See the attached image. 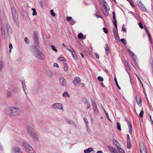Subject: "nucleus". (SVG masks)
<instances>
[{"mask_svg":"<svg viewBox=\"0 0 153 153\" xmlns=\"http://www.w3.org/2000/svg\"><path fill=\"white\" fill-rule=\"evenodd\" d=\"M11 11L14 21L16 23L18 22V15L14 7H12Z\"/></svg>","mask_w":153,"mask_h":153,"instance_id":"nucleus-6","label":"nucleus"},{"mask_svg":"<svg viewBox=\"0 0 153 153\" xmlns=\"http://www.w3.org/2000/svg\"><path fill=\"white\" fill-rule=\"evenodd\" d=\"M103 31L104 32V33H108V30L106 29L105 27H103Z\"/></svg>","mask_w":153,"mask_h":153,"instance_id":"nucleus-43","label":"nucleus"},{"mask_svg":"<svg viewBox=\"0 0 153 153\" xmlns=\"http://www.w3.org/2000/svg\"><path fill=\"white\" fill-rule=\"evenodd\" d=\"M52 106V108L55 109H57L61 110H63L64 108L63 105L60 103H55L53 104Z\"/></svg>","mask_w":153,"mask_h":153,"instance_id":"nucleus-7","label":"nucleus"},{"mask_svg":"<svg viewBox=\"0 0 153 153\" xmlns=\"http://www.w3.org/2000/svg\"><path fill=\"white\" fill-rule=\"evenodd\" d=\"M53 66L54 67H57L58 68H59V65H58L56 63H54V65H53Z\"/></svg>","mask_w":153,"mask_h":153,"instance_id":"nucleus-55","label":"nucleus"},{"mask_svg":"<svg viewBox=\"0 0 153 153\" xmlns=\"http://www.w3.org/2000/svg\"><path fill=\"white\" fill-rule=\"evenodd\" d=\"M121 41L124 44H126V40L124 39H121Z\"/></svg>","mask_w":153,"mask_h":153,"instance_id":"nucleus-46","label":"nucleus"},{"mask_svg":"<svg viewBox=\"0 0 153 153\" xmlns=\"http://www.w3.org/2000/svg\"><path fill=\"white\" fill-rule=\"evenodd\" d=\"M97 79L99 81L101 82H102L103 80V78L101 76H98V77H97Z\"/></svg>","mask_w":153,"mask_h":153,"instance_id":"nucleus-40","label":"nucleus"},{"mask_svg":"<svg viewBox=\"0 0 153 153\" xmlns=\"http://www.w3.org/2000/svg\"><path fill=\"white\" fill-rule=\"evenodd\" d=\"M112 142L116 146L117 148V146H120L119 145V143H118L117 141L116 140L114 139L112 140Z\"/></svg>","mask_w":153,"mask_h":153,"instance_id":"nucleus-19","label":"nucleus"},{"mask_svg":"<svg viewBox=\"0 0 153 153\" xmlns=\"http://www.w3.org/2000/svg\"><path fill=\"white\" fill-rule=\"evenodd\" d=\"M93 108L95 111H96L97 110V105L95 102H94L93 103Z\"/></svg>","mask_w":153,"mask_h":153,"instance_id":"nucleus-25","label":"nucleus"},{"mask_svg":"<svg viewBox=\"0 0 153 153\" xmlns=\"http://www.w3.org/2000/svg\"><path fill=\"white\" fill-rule=\"evenodd\" d=\"M122 31L124 32H126V29L124 27H122Z\"/></svg>","mask_w":153,"mask_h":153,"instance_id":"nucleus-56","label":"nucleus"},{"mask_svg":"<svg viewBox=\"0 0 153 153\" xmlns=\"http://www.w3.org/2000/svg\"><path fill=\"white\" fill-rule=\"evenodd\" d=\"M47 74L50 76H53V73L50 71L48 72Z\"/></svg>","mask_w":153,"mask_h":153,"instance_id":"nucleus-39","label":"nucleus"},{"mask_svg":"<svg viewBox=\"0 0 153 153\" xmlns=\"http://www.w3.org/2000/svg\"><path fill=\"white\" fill-rule=\"evenodd\" d=\"M9 48L10 49H12L13 48L12 45L11 44H10L9 45Z\"/></svg>","mask_w":153,"mask_h":153,"instance_id":"nucleus-60","label":"nucleus"},{"mask_svg":"<svg viewBox=\"0 0 153 153\" xmlns=\"http://www.w3.org/2000/svg\"><path fill=\"white\" fill-rule=\"evenodd\" d=\"M81 82V79L79 77H75L74 79L73 83L75 85H78Z\"/></svg>","mask_w":153,"mask_h":153,"instance_id":"nucleus-9","label":"nucleus"},{"mask_svg":"<svg viewBox=\"0 0 153 153\" xmlns=\"http://www.w3.org/2000/svg\"><path fill=\"white\" fill-rule=\"evenodd\" d=\"M138 25L140 28L143 29V25L142 23L141 22H139L138 24Z\"/></svg>","mask_w":153,"mask_h":153,"instance_id":"nucleus-42","label":"nucleus"},{"mask_svg":"<svg viewBox=\"0 0 153 153\" xmlns=\"http://www.w3.org/2000/svg\"><path fill=\"white\" fill-rule=\"evenodd\" d=\"M108 148L111 153H118L116 149L111 146H108Z\"/></svg>","mask_w":153,"mask_h":153,"instance_id":"nucleus-11","label":"nucleus"},{"mask_svg":"<svg viewBox=\"0 0 153 153\" xmlns=\"http://www.w3.org/2000/svg\"><path fill=\"white\" fill-rule=\"evenodd\" d=\"M128 53H129L130 55L132 57H133L134 56V53L131 52L129 49H128Z\"/></svg>","mask_w":153,"mask_h":153,"instance_id":"nucleus-28","label":"nucleus"},{"mask_svg":"<svg viewBox=\"0 0 153 153\" xmlns=\"http://www.w3.org/2000/svg\"><path fill=\"white\" fill-rule=\"evenodd\" d=\"M58 60L60 61H66V59L63 57H60L58 58Z\"/></svg>","mask_w":153,"mask_h":153,"instance_id":"nucleus-29","label":"nucleus"},{"mask_svg":"<svg viewBox=\"0 0 153 153\" xmlns=\"http://www.w3.org/2000/svg\"><path fill=\"white\" fill-rule=\"evenodd\" d=\"M129 126L130 130H132V126L131 123H129L128 124Z\"/></svg>","mask_w":153,"mask_h":153,"instance_id":"nucleus-52","label":"nucleus"},{"mask_svg":"<svg viewBox=\"0 0 153 153\" xmlns=\"http://www.w3.org/2000/svg\"><path fill=\"white\" fill-rule=\"evenodd\" d=\"M141 153H147L146 147L143 146L140 147Z\"/></svg>","mask_w":153,"mask_h":153,"instance_id":"nucleus-15","label":"nucleus"},{"mask_svg":"<svg viewBox=\"0 0 153 153\" xmlns=\"http://www.w3.org/2000/svg\"><path fill=\"white\" fill-rule=\"evenodd\" d=\"M93 151V149L91 148H90L87 149V153H89Z\"/></svg>","mask_w":153,"mask_h":153,"instance_id":"nucleus-33","label":"nucleus"},{"mask_svg":"<svg viewBox=\"0 0 153 153\" xmlns=\"http://www.w3.org/2000/svg\"><path fill=\"white\" fill-rule=\"evenodd\" d=\"M32 10L33 11V14H32L33 16H34L36 15L37 14V13L36 12L35 9L34 8H33L32 9Z\"/></svg>","mask_w":153,"mask_h":153,"instance_id":"nucleus-31","label":"nucleus"},{"mask_svg":"<svg viewBox=\"0 0 153 153\" xmlns=\"http://www.w3.org/2000/svg\"><path fill=\"white\" fill-rule=\"evenodd\" d=\"M68 51H69L70 52H71V54H72V52L73 53V52L75 51H74V50L73 49H71V50H69Z\"/></svg>","mask_w":153,"mask_h":153,"instance_id":"nucleus-58","label":"nucleus"},{"mask_svg":"<svg viewBox=\"0 0 153 153\" xmlns=\"http://www.w3.org/2000/svg\"><path fill=\"white\" fill-rule=\"evenodd\" d=\"M33 53V55L37 58V56H39V55H41V58L42 59H45V56L44 54L39 50L37 49H34Z\"/></svg>","mask_w":153,"mask_h":153,"instance_id":"nucleus-4","label":"nucleus"},{"mask_svg":"<svg viewBox=\"0 0 153 153\" xmlns=\"http://www.w3.org/2000/svg\"><path fill=\"white\" fill-rule=\"evenodd\" d=\"M68 70V67H64V70L65 71H67Z\"/></svg>","mask_w":153,"mask_h":153,"instance_id":"nucleus-57","label":"nucleus"},{"mask_svg":"<svg viewBox=\"0 0 153 153\" xmlns=\"http://www.w3.org/2000/svg\"><path fill=\"white\" fill-rule=\"evenodd\" d=\"M1 32L3 38H4L5 34V27H2L1 28Z\"/></svg>","mask_w":153,"mask_h":153,"instance_id":"nucleus-18","label":"nucleus"},{"mask_svg":"<svg viewBox=\"0 0 153 153\" xmlns=\"http://www.w3.org/2000/svg\"><path fill=\"white\" fill-rule=\"evenodd\" d=\"M144 28L145 29V30L149 38V40L152 44V39H151V35L149 34V33L148 31V30L147 28H146V27L145 26H144Z\"/></svg>","mask_w":153,"mask_h":153,"instance_id":"nucleus-14","label":"nucleus"},{"mask_svg":"<svg viewBox=\"0 0 153 153\" xmlns=\"http://www.w3.org/2000/svg\"><path fill=\"white\" fill-rule=\"evenodd\" d=\"M115 39L117 40H119L120 39V37H119V36H118V35H116V36H115Z\"/></svg>","mask_w":153,"mask_h":153,"instance_id":"nucleus-54","label":"nucleus"},{"mask_svg":"<svg viewBox=\"0 0 153 153\" xmlns=\"http://www.w3.org/2000/svg\"><path fill=\"white\" fill-rule=\"evenodd\" d=\"M3 63L2 60L0 59V71H1Z\"/></svg>","mask_w":153,"mask_h":153,"instance_id":"nucleus-35","label":"nucleus"},{"mask_svg":"<svg viewBox=\"0 0 153 153\" xmlns=\"http://www.w3.org/2000/svg\"><path fill=\"white\" fill-rule=\"evenodd\" d=\"M33 36L35 39H36L38 37V34L36 32H34L33 33Z\"/></svg>","mask_w":153,"mask_h":153,"instance_id":"nucleus-36","label":"nucleus"},{"mask_svg":"<svg viewBox=\"0 0 153 153\" xmlns=\"http://www.w3.org/2000/svg\"><path fill=\"white\" fill-rule=\"evenodd\" d=\"M62 96L64 97H69V95L68 94V93L66 92H65L62 94Z\"/></svg>","mask_w":153,"mask_h":153,"instance_id":"nucleus-24","label":"nucleus"},{"mask_svg":"<svg viewBox=\"0 0 153 153\" xmlns=\"http://www.w3.org/2000/svg\"><path fill=\"white\" fill-rule=\"evenodd\" d=\"M66 49L68 50L73 49V48L70 46H68L66 47Z\"/></svg>","mask_w":153,"mask_h":153,"instance_id":"nucleus-51","label":"nucleus"},{"mask_svg":"<svg viewBox=\"0 0 153 153\" xmlns=\"http://www.w3.org/2000/svg\"><path fill=\"white\" fill-rule=\"evenodd\" d=\"M22 145L27 153H36L32 147L27 143L24 142L22 143Z\"/></svg>","mask_w":153,"mask_h":153,"instance_id":"nucleus-3","label":"nucleus"},{"mask_svg":"<svg viewBox=\"0 0 153 153\" xmlns=\"http://www.w3.org/2000/svg\"><path fill=\"white\" fill-rule=\"evenodd\" d=\"M117 128L120 131L121 130V126L120 123L119 122L117 123Z\"/></svg>","mask_w":153,"mask_h":153,"instance_id":"nucleus-32","label":"nucleus"},{"mask_svg":"<svg viewBox=\"0 0 153 153\" xmlns=\"http://www.w3.org/2000/svg\"><path fill=\"white\" fill-rule=\"evenodd\" d=\"M25 42L27 44H28L29 41L28 40V39L27 37H25L24 39Z\"/></svg>","mask_w":153,"mask_h":153,"instance_id":"nucleus-45","label":"nucleus"},{"mask_svg":"<svg viewBox=\"0 0 153 153\" xmlns=\"http://www.w3.org/2000/svg\"><path fill=\"white\" fill-rule=\"evenodd\" d=\"M66 20L68 21L71 20L72 19V18L71 17H68L66 18Z\"/></svg>","mask_w":153,"mask_h":153,"instance_id":"nucleus-53","label":"nucleus"},{"mask_svg":"<svg viewBox=\"0 0 153 153\" xmlns=\"http://www.w3.org/2000/svg\"><path fill=\"white\" fill-rule=\"evenodd\" d=\"M97 153H103L101 151H99L97 152Z\"/></svg>","mask_w":153,"mask_h":153,"instance_id":"nucleus-64","label":"nucleus"},{"mask_svg":"<svg viewBox=\"0 0 153 153\" xmlns=\"http://www.w3.org/2000/svg\"><path fill=\"white\" fill-rule=\"evenodd\" d=\"M19 91V89L18 88H16L14 89L13 91V92H17Z\"/></svg>","mask_w":153,"mask_h":153,"instance_id":"nucleus-47","label":"nucleus"},{"mask_svg":"<svg viewBox=\"0 0 153 153\" xmlns=\"http://www.w3.org/2000/svg\"><path fill=\"white\" fill-rule=\"evenodd\" d=\"M113 23L115 27L117 28V21L116 20V18H113Z\"/></svg>","mask_w":153,"mask_h":153,"instance_id":"nucleus-27","label":"nucleus"},{"mask_svg":"<svg viewBox=\"0 0 153 153\" xmlns=\"http://www.w3.org/2000/svg\"><path fill=\"white\" fill-rule=\"evenodd\" d=\"M22 84L23 91L26 94V93L27 92V91L26 89V86L25 85V81H22Z\"/></svg>","mask_w":153,"mask_h":153,"instance_id":"nucleus-16","label":"nucleus"},{"mask_svg":"<svg viewBox=\"0 0 153 153\" xmlns=\"http://www.w3.org/2000/svg\"><path fill=\"white\" fill-rule=\"evenodd\" d=\"M33 53V55L37 58V56H39V55H41V58L42 59H45V56L44 54L39 50L37 49H34Z\"/></svg>","mask_w":153,"mask_h":153,"instance_id":"nucleus-5","label":"nucleus"},{"mask_svg":"<svg viewBox=\"0 0 153 153\" xmlns=\"http://www.w3.org/2000/svg\"><path fill=\"white\" fill-rule=\"evenodd\" d=\"M71 54L72 55L74 59L75 60H77L78 59V58L75 52L74 51L73 52V53L72 52V54Z\"/></svg>","mask_w":153,"mask_h":153,"instance_id":"nucleus-22","label":"nucleus"},{"mask_svg":"<svg viewBox=\"0 0 153 153\" xmlns=\"http://www.w3.org/2000/svg\"><path fill=\"white\" fill-rule=\"evenodd\" d=\"M51 48L55 52H57V50L56 49L55 47L53 45H51Z\"/></svg>","mask_w":153,"mask_h":153,"instance_id":"nucleus-37","label":"nucleus"},{"mask_svg":"<svg viewBox=\"0 0 153 153\" xmlns=\"http://www.w3.org/2000/svg\"><path fill=\"white\" fill-rule=\"evenodd\" d=\"M6 113L7 115L10 116H16L20 114V111L18 108L12 107L7 109Z\"/></svg>","mask_w":153,"mask_h":153,"instance_id":"nucleus-2","label":"nucleus"},{"mask_svg":"<svg viewBox=\"0 0 153 153\" xmlns=\"http://www.w3.org/2000/svg\"><path fill=\"white\" fill-rule=\"evenodd\" d=\"M78 37L79 39H85V37L84 36L82 33H80L78 35Z\"/></svg>","mask_w":153,"mask_h":153,"instance_id":"nucleus-17","label":"nucleus"},{"mask_svg":"<svg viewBox=\"0 0 153 153\" xmlns=\"http://www.w3.org/2000/svg\"><path fill=\"white\" fill-rule=\"evenodd\" d=\"M144 112L143 110H142L139 114V116L140 117H142L143 116Z\"/></svg>","mask_w":153,"mask_h":153,"instance_id":"nucleus-38","label":"nucleus"},{"mask_svg":"<svg viewBox=\"0 0 153 153\" xmlns=\"http://www.w3.org/2000/svg\"><path fill=\"white\" fill-rule=\"evenodd\" d=\"M0 149L2 150H3V146L1 145L0 144Z\"/></svg>","mask_w":153,"mask_h":153,"instance_id":"nucleus-63","label":"nucleus"},{"mask_svg":"<svg viewBox=\"0 0 153 153\" xmlns=\"http://www.w3.org/2000/svg\"><path fill=\"white\" fill-rule=\"evenodd\" d=\"M5 95L7 97L9 98L11 96L12 93L10 91H7Z\"/></svg>","mask_w":153,"mask_h":153,"instance_id":"nucleus-21","label":"nucleus"},{"mask_svg":"<svg viewBox=\"0 0 153 153\" xmlns=\"http://www.w3.org/2000/svg\"><path fill=\"white\" fill-rule=\"evenodd\" d=\"M66 61H66H63V64L64 65V67H68V65Z\"/></svg>","mask_w":153,"mask_h":153,"instance_id":"nucleus-48","label":"nucleus"},{"mask_svg":"<svg viewBox=\"0 0 153 153\" xmlns=\"http://www.w3.org/2000/svg\"><path fill=\"white\" fill-rule=\"evenodd\" d=\"M40 4L42 8H43L44 6V4L43 2V1L42 0H41L40 1Z\"/></svg>","mask_w":153,"mask_h":153,"instance_id":"nucleus-34","label":"nucleus"},{"mask_svg":"<svg viewBox=\"0 0 153 153\" xmlns=\"http://www.w3.org/2000/svg\"><path fill=\"white\" fill-rule=\"evenodd\" d=\"M114 79H115V82H116V85H117V87L119 89H120V87L119 86V85H118V83H117V79H116V78H114Z\"/></svg>","mask_w":153,"mask_h":153,"instance_id":"nucleus-44","label":"nucleus"},{"mask_svg":"<svg viewBox=\"0 0 153 153\" xmlns=\"http://www.w3.org/2000/svg\"><path fill=\"white\" fill-rule=\"evenodd\" d=\"M66 49L68 50L73 49V48L70 46H68L66 47Z\"/></svg>","mask_w":153,"mask_h":153,"instance_id":"nucleus-50","label":"nucleus"},{"mask_svg":"<svg viewBox=\"0 0 153 153\" xmlns=\"http://www.w3.org/2000/svg\"><path fill=\"white\" fill-rule=\"evenodd\" d=\"M112 13H113V18H115V13L113 11Z\"/></svg>","mask_w":153,"mask_h":153,"instance_id":"nucleus-61","label":"nucleus"},{"mask_svg":"<svg viewBox=\"0 0 153 153\" xmlns=\"http://www.w3.org/2000/svg\"><path fill=\"white\" fill-rule=\"evenodd\" d=\"M123 63L124 64L125 66L128 68H130V66L129 65L128 63L126 60H124Z\"/></svg>","mask_w":153,"mask_h":153,"instance_id":"nucleus-23","label":"nucleus"},{"mask_svg":"<svg viewBox=\"0 0 153 153\" xmlns=\"http://www.w3.org/2000/svg\"><path fill=\"white\" fill-rule=\"evenodd\" d=\"M117 149L118 150L119 153H125L124 150L120 146L117 147Z\"/></svg>","mask_w":153,"mask_h":153,"instance_id":"nucleus-20","label":"nucleus"},{"mask_svg":"<svg viewBox=\"0 0 153 153\" xmlns=\"http://www.w3.org/2000/svg\"><path fill=\"white\" fill-rule=\"evenodd\" d=\"M105 51L106 53L108 54L109 53V48L108 45L107 44L106 45V47L105 48Z\"/></svg>","mask_w":153,"mask_h":153,"instance_id":"nucleus-30","label":"nucleus"},{"mask_svg":"<svg viewBox=\"0 0 153 153\" xmlns=\"http://www.w3.org/2000/svg\"><path fill=\"white\" fill-rule=\"evenodd\" d=\"M130 3L132 7L134 8L135 6L132 0H127Z\"/></svg>","mask_w":153,"mask_h":153,"instance_id":"nucleus-26","label":"nucleus"},{"mask_svg":"<svg viewBox=\"0 0 153 153\" xmlns=\"http://www.w3.org/2000/svg\"><path fill=\"white\" fill-rule=\"evenodd\" d=\"M136 100L138 105L141 106L142 105V100L141 97L139 96H137L136 97Z\"/></svg>","mask_w":153,"mask_h":153,"instance_id":"nucleus-12","label":"nucleus"},{"mask_svg":"<svg viewBox=\"0 0 153 153\" xmlns=\"http://www.w3.org/2000/svg\"><path fill=\"white\" fill-rule=\"evenodd\" d=\"M39 56H37V58H38V59H39L40 60H44V59H41V55H39Z\"/></svg>","mask_w":153,"mask_h":153,"instance_id":"nucleus-59","label":"nucleus"},{"mask_svg":"<svg viewBox=\"0 0 153 153\" xmlns=\"http://www.w3.org/2000/svg\"><path fill=\"white\" fill-rule=\"evenodd\" d=\"M26 131L29 136L34 140H38V136L34 130L33 126H28L26 128Z\"/></svg>","mask_w":153,"mask_h":153,"instance_id":"nucleus-1","label":"nucleus"},{"mask_svg":"<svg viewBox=\"0 0 153 153\" xmlns=\"http://www.w3.org/2000/svg\"><path fill=\"white\" fill-rule=\"evenodd\" d=\"M71 22V24L72 25H74L75 23V22L73 20H72Z\"/></svg>","mask_w":153,"mask_h":153,"instance_id":"nucleus-62","label":"nucleus"},{"mask_svg":"<svg viewBox=\"0 0 153 153\" xmlns=\"http://www.w3.org/2000/svg\"><path fill=\"white\" fill-rule=\"evenodd\" d=\"M59 81L62 86H65L67 85L66 81L63 77H60L59 79Z\"/></svg>","mask_w":153,"mask_h":153,"instance_id":"nucleus-10","label":"nucleus"},{"mask_svg":"<svg viewBox=\"0 0 153 153\" xmlns=\"http://www.w3.org/2000/svg\"><path fill=\"white\" fill-rule=\"evenodd\" d=\"M66 61H66H63V64L64 65V67H68V65Z\"/></svg>","mask_w":153,"mask_h":153,"instance_id":"nucleus-49","label":"nucleus"},{"mask_svg":"<svg viewBox=\"0 0 153 153\" xmlns=\"http://www.w3.org/2000/svg\"><path fill=\"white\" fill-rule=\"evenodd\" d=\"M11 153H22L21 149L17 146L12 147L10 151Z\"/></svg>","mask_w":153,"mask_h":153,"instance_id":"nucleus-8","label":"nucleus"},{"mask_svg":"<svg viewBox=\"0 0 153 153\" xmlns=\"http://www.w3.org/2000/svg\"><path fill=\"white\" fill-rule=\"evenodd\" d=\"M6 28H7V31L8 33V34H9V33L11 34L12 33V28H11V26L9 24H7Z\"/></svg>","mask_w":153,"mask_h":153,"instance_id":"nucleus-13","label":"nucleus"},{"mask_svg":"<svg viewBox=\"0 0 153 153\" xmlns=\"http://www.w3.org/2000/svg\"><path fill=\"white\" fill-rule=\"evenodd\" d=\"M50 13L53 16H55V13H54L53 10H51Z\"/></svg>","mask_w":153,"mask_h":153,"instance_id":"nucleus-41","label":"nucleus"}]
</instances>
